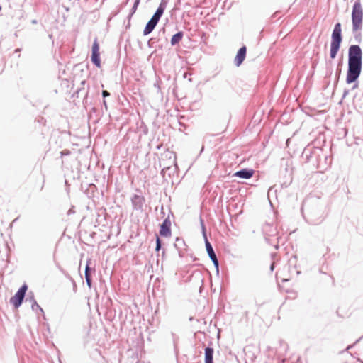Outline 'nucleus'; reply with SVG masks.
Wrapping results in <instances>:
<instances>
[{"label":"nucleus","instance_id":"1","mask_svg":"<svg viewBox=\"0 0 363 363\" xmlns=\"http://www.w3.org/2000/svg\"><path fill=\"white\" fill-rule=\"evenodd\" d=\"M362 50L359 45H351L349 48L348 71L347 82H354L359 76L362 69Z\"/></svg>","mask_w":363,"mask_h":363},{"label":"nucleus","instance_id":"2","mask_svg":"<svg viewBox=\"0 0 363 363\" xmlns=\"http://www.w3.org/2000/svg\"><path fill=\"white\" fill-rule=\"evenodd\" d=\"M352 23L353 32L361 30L363 25V7L361 0H357L352 6Z\"/></svg>","mask_w":363,"mask_h":363},{"label":"nucleus","instance_id":"3","mask_svg":"<svg viewBox=\"0 0 363 363\" xmlns=\"http://www.w3.org/2000/svg\"><path fill=\"white\" fill-rule=\"evenodd\" d=\"M342 41L341 36V25L340 23L335 24L333 34L332 41L330 44V57L335 58L340 48Z\"/></svg>","mask_w":363,"mask_h":363},{"label":"nucleus","instance_id":"4","mask_svg":"<svg viewBox=\"0 0 363 363\" xmlns=\"http://www.w3.org/2000/svg\"><path fill=\"white\" fill-rule=\"evenodd\" d=\"M27 289H28V286L25 284L18 289V291L16 293V294L13 297L11 298L10 303L16 308H18L21 305Z\"/></svg>","mask_w":363,"mask_h":363},{"label":"nucleus","instance_id":"5","mask_svg":"<svg viewBox=\"0 0 363 363\" xmlns=\"http://www.w3.org/2000/svg\"><path fill=\"white\" fill-rule=\"evenodd\" d=\"M92 54H91V62L97 67H101L100 52H99V44L97 39H95L92 45Z\"/></svg>","mask_w":363,"mask_h":363},{"label":"nucleus","instance_id":"6","mask_svg":"<svg viewBox=\"0 0 363 363\" xmlns=\"http://www.w3.org/2000/svg\"><path fill=\"white\" fill-rule=\"evenodd\" d=\"M160 235L166 238L171 236V221L168 218H166L160 225Z\"/></svg>","mask_w":363,"mask_h":363},{"label":"nucleus","instance_id":"7","mask_svg":"<svg viewBox=\"0 0 363 363\" xmlns=\"http://www.w3.org/2000/svg\"><path fill=\"white\" fill-rule=\"evenodd\" d=\"M247 48L245 46L242 47L238 51L236 56L235 57V64L238 67L244 61L246 56Z\"/></svg>","mask_w":363,"mask_h":363},{"label":"nucleus","instance_id":"8","mask_svg":"<svg viewBox=\"0 0 363 363\" xmlns=\"http://www.w3.org/2000/svg\"><path fill=\"white\" fill-rule=\"evenodd\" d=\"M205 244H206L207 252H208L211 259L212 260V262H213L215 266L216 267H218V261L217 259L216 255L213 251V249L211 243L208 242V240L207 239H206Z\"/></svg>","mask_w":363,"mask_h":363},{"label":"nucleus","instance_id":"9","mask_svg":"<svg viewBox=\"0 0 363 363\" xmlns=\"http://www.w3.org/2000/svg\"><path fill=\"white\" fill-rule=\"evenodd\" d=\"M145 202V198L139 195H135L132 198L133 208L136 210H142Z\"/></svg>","mask_w":363,"mask_h":363},{"label":"nucleus","instance_id":"10","mask_svg":"<svg viewBox=\"0 0 363 363\" xmlns=\"http://www.w3.org/2000/svg\"><path fill=\"white\" fill-rule=\"evenodd\" d=\"M254 173L255 171L253 169H243L236 172L234 176L243 179H250L253 176Z\"/></svg>","mask_w":363,"mask_h":363},{"label":"nucleus","instance_id":"11","mask_svg":"<svg viewBox=\"0 0 363 363\" xmlns=\"http://www.w3.org/2000/svg\"><path fill=\"white\" fill-rule=\"evenodd\" d=\"M164 11V6L162 4H160V6L157 9L156 12L152 17L151 20L154 21L157 23L160 21V17L162 16Z\"/></svg>","mask_w":363,"mask_h":363},{"label":"nucleus","instance_id":"12","mask_svg":"<svg viewBox=\"0 0 363 363\" xmlns=\"http://www.w3.org/2000/svg\"><path fill=\"white\" fill-rule=\"evenodd\" d=\"M157 24L156 22L150 19L143 30V35H147L150 34L154 30Z\"/></svg>","mask_w":363,"mask_h":363},{"label":"nucleus","instance_id":"13","mask_svg":"<svg viewBox=\"0 0 363 363\" xmlns=\"http://www.w3.org/2000/svg\"><path fill=\"white\" fill-rule=\"evenodd\" d=\"M213 350L211 347H207L205 350V363H213Z\"/></svg>","mask_w":363,"mask_h":363},{"label":"nucleus","instance_id":"14","mask_svg":"<svg viewBox=\"0 0 363 363\" xmlns=\"http://www.w3.org/2000/svg\"><path fill=\"white\" fill-rule=\"evenodd\" d=\"M183 33L182 32H179L174 35L171 39V44L172 45H174L177 43H179L181 40L182 39Z\"/></svg>","mask_w":363,"mask_h":363},{"label":"nucleus","instance_id":"15","mask_svg":"<svg viewBox=\"0 0 363 363\" xmlns=\"http://www.w3.org/2000/svg\"><path fill=\"white\" fill-rule=\"evenodd\" d=\"M85 278H86V281L87 285L89 287H91V277H90V274H89V264H87L86 267Z\"/></svg>","mask_w":363,"mask_h":363},{"label":"nucleus","instance_id":"16","mask_svg":"<svg viewBox=\"0 0 363 363\" xmlns=\"http://www.w3.org/2000/svg\"><path fill=\"white\" fill-rule=\"evenodd\" d=\"M160 248H161V241H160V238L158 236H157L155 250L159 251L160 250Z\"/></svg>","mask_w":363,"mask_h":363},{"label":"nucleus","instance_id":"17","mask_svg":"<svg viewBox=\"0 0 363 363\" xmlns=\"http://www.w3.org/2000/svg\"><path fill=\"white\" fill-rule=\"evenodd\" d=\"M102 95L104 97H106V96H108L110 95V94L106 90H104L102 91Z\"/></svg>","mask_w":363,"mask_h":363},{"label":"nucleus","instance_id":"18","mask_svg":"<svg viewBox=\"0 0 363 363\" xmlns=\"http://www.w3.org/2000/svg\"><path fill=\"white\" fill-rule=\"evenodd\" d=\"M1 10V6H0V11Z\"/></svg>","mask_w":363,"mask_h":363}]
</instances>
